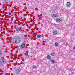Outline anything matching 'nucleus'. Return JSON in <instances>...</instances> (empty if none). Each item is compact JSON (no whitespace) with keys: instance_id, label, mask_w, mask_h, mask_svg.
Here are the masks:
<instances>
[{"instance_id":"f257e3e1","label":"nucleus","mask_w":75,"mask_h":75,"mask_svg":"<svg viewBox=\"0 0 75 75\" xmlns=\"http://www.w3.org/2000/svg\"><path fill=\"white\" fill-rule=\"evenodd\" d=\"M20 41V38L19 37H15L13 39V42L15 43V44L19 43Z\"/></svg>"},{"instance_id":"f03ea898","label":"nucleus","mask_w":75,"mask_h":75,"mask_svg":"<svg viewBox=\"0 0 75 75\" xmlns=\"http://www.w3.org/2000/svg\"><path fill=\"white\" fill-rule=\"evenodd\" d=\"M21 69L20 67L17 68L15 70V73L16 75H20Z\"/></svg>"},{"instance_id":"7ed1b4c3","label":"nucleus","mask_w":75,"mask_h":75,"mask_svg":"<svg viewBox=\"0 0 75 75\" xmlns=\"http://www.w3.org/2000/svg\"><path fill=\"white\" fill-rule=\"evenodd\" d=\"M23 28L22 27H19L18 28H16V31H17V32H19V31H21V30Z\"/></svg>"},{"instance_id":"20e7f679","label":"nucleus","mask_w":75,"mask_h":75,"mask_svg":"<svg viewBox=\"0 0 75 75\" xmlns=\"http://www.w3.org/2000/svg\"><path fill=\"white\" fill-rule=\"evenodd\" d=\"M56 21L57 23H61L62 22V19L61 18H58L56 19Z\"/></svg>"},{"instance_id":"39448f33","label":"nucleus","mask_w":75,"mask_h":75,"mask_svg":"<svg viewBox=\"0 0 75 75\" xmlns=\"http://www.w3.org/2000/svg\"><path fill=\"white\" fill-rule=\"evenodd\" d=\"M52 33L53 35H57V31L56 30H53Z\"/></svg>"},{"instance_id":"423d86ee","label":"nucleus","mask_w":75,"mask_h":75,"mask_svg":"<svg viewBox=\"0 0 75 75\" xmlns=\"http://www.w3.org/2000/svg\"><path fill=\"white\" fill-rule=\"evenodd\" d=\"M67 7H71V3H70V2H67Z\"/></svg>"},{"instance_id":"0eeeda50","label":"nucleus","mask_w":75,"mask_h":75,"mask_svg":"<svg viewBox=\"0 0 75 75\" xmlns=\"http://www.w3.org/2000/svg\"><path fill=\"white\" fill-rule=\"evenodd\" d=\"M28 51H26V53L25 54V55L26 57H28L29 58H30V56L28 55Z\"/></svg>"},{"instance_id":"6e6552de","label":"nucleus","mask_w":75,"mask_h":75,"mask_svg":"<svg viewBox=\"0 0 75 75\" xmlns=\"http://www.w3.org/2000/svg\"><path fill=\"white\" fill-rule=\"evenodd\" d=\"M57 16V14H54L52 15V18H54V17H56Z\"/></svg>"},{"instance_id":"1a4fd4ad","label":"nucleus","mask_w":75,"mask_h":75,"mask_svg":"<svg viewBox=\"0 0 75 75\" xmlns=\"http://www.w3.org/2000/svg\"><path fill=\"white\" fill-rule=\"evenodd\" d=\"M1 60L2 62H3V63H4V61L5 60L4 59V57H1Z\"/></svg>"},{"instance_id":"9d476101","label":"nucleus","mask_w":75,"mask_h":75,"mask_svg":"<svg viewBox=\"0 0 75 75\" xmlns=\"http://www.w3.org/2000/svg\"><path fill=\"white\" fill-rule=\"evenodd\" d=\"M47 58L49 60H51V57L50 55H48L47 56Z\"/></svg>"},{"instance_id":"9b49d317","label":"nucleus","mask_w":75,"mask_h":75,"mask_svg":"<svg viewBox=\"0 0 75 75\" xmlns=\"http://www.w3.org/2000/svg\"><path fill=\"white\" fill-rule=\"evenodd\" d=\"M25 44H23L21 45V47L22 48H25Z\"/></svg>"},{"instance_id":"f8f14e48","label":"nucleus","mask_w":75,"mask_h":75,"mask_svg":"<svg viewBox=\"0 0 75 75\" xmlns=\"http://www.w3.org/2000/svg\"><path fill=\"white\" fill-rule=\"evenodd\" d=\"M51 55H52V57H55L56 56V54L55 53H52L51 54Z\"/></svg>"},{"instance_id":"ddd939ff","label":"nucleus","mask_w":75,"mask_h":75,"mask_svg":"<svg viewBox=\"0 0 75 75\" xmlns=\"http://www.w3.org/2000/svg\"><path fill=\"white\" fill-rule=\"evenodd\" d=\"M37 37L38 38H41V35L40 34H39L38 35H37Z\"/></svg>"},{"instance_id":"4468645a","label":"nucleus","mask_w":75,"mask_h":75,"mask_svg":"<svg viewBox=\"0 0 75 75\" xmlns=\"http://www.w3.org/2000/svg\"><path fill=\"white\" fill-rule=\"evenodd\" d=\"M51 62H52V64H54L55 63V61L54 59H52Z\"/></svg>"},{"instance_id":"2eb2a0df","label":"nucleus","mask_w":75,"mask_h":75,"mask_svg":"<svg viewBox=\"0 0 75 75\" xmlns=\"http://www.w3.org/2000/svg\"><path fill=\"white\" fill-rule=\"evenodd\" d=\"M54 45L56 47L58 46V43L57 42H55L54 43Z\"/></svg>"},{"instance_id":"dca6fc26","label":"nucleus","mask_w":75,"mask_h":75,"mask_svg":"<svg viewBox=\"0 0 75 75\" xmlns=\"http://www.w3.org/2000/svg\"><path fill=\"white\" fill-rule=\"evenodd\" d=\"M31 67H33V69H37V67L36 66L34 65L33 66H32Z\"/></svg>"},{"instance_id":"f3484780","label":"nucleus","mask_w":75,"mask_h":75,"mask_svg":"<svg viewBox=\"0 0 75 75\" xmlns=\"http://www.w3.org/2000/svg\"><path fill=\"white\" fill-rule=\"evenodd\" d=\"M3 66V63H2V62L0 61V66L1 67V66Z\"/></svg>"},{"instance_id":"a211bd4d","label":"nucleus","mask_w":75,"mask_h":75,"mask_svg":"<svg viewBox=\"0 0 75 75\" xmlns=\"http://www.w3.org/2000/svg\"><path fill=\"white\" fill-rule=\"evenodd\" d=\"M7 3H8V2H7L6 1H5V3H3V4L5 5H7Z\"/></svg>"},{"instance_id":"6ab92c4d","label":"nucleus","mask_w":75,"mask_h":75,"mask_svg":"<svg viewBox=\"0 0 75 75\" xmlns=\"http://www.w3.org/2000/svg\"><path fill=\"white\" fill-rule=\"evenodd\" d=\"M23 39H24V40H27V37H25Z\"/></svg>"},{"instance_id":"aec40b11","label":"nucleus","mask_w":75,"mask_h":75,"mask_svg":"<svg viewBox=\"0 0 75 75\" xmlns=\"http://www.w3.org/2000/svg\"><path fill=\"white\" fill-rule=\"evenodd\" d=\"M2 54H3V52L2 51L0 50V55H2Z\"/></svg>"},{"instance_id":"412c9836","label":"nucleus","mask_w":75,"mask_h":75,"mask_svg":"<svg viewBox=\"0 0 75 75\" xmlns=\"http://www.w3.org/2000/svg\"><path fill=\"white\" fill-rule=\"evenodd\" d=\"M53 19H54V20H56V19H55V18H54Z\"/></svg>"},{"instance_id":"4be33fe9","label":"nucleus","mask_w":75,"mask_h":75,"mask_svg":"<svg viewBox=\"0 0 75 75\" xmlns=\"http://www.w3.org/2000/svg\"><path fill=\"white\" fill-rule=\"evenodd\" d=\"M73 49H75V46H74V47H73Z\"/></svg>"},{"instance_id":"5701e85b","label":"nucleus","mask_w":75,"mask_h":75,"mask_svg":"<svg viewBox=\"0 0 75 75\" xmlns=\"http://www.w3.org/2000/svg\"><path fill=\"white\" fill-rule=\"evenodd\" d=\"M17 24H18V25H20V24H18V23H17Z\"/></svg>"},{"instance_id":"b1692460","label":"nucleus","mask_w":75,"mask_h":75,"mask_svg":"<svg viewBox=\"0 0 75 75\" xmlns=\"http://www.w3.org/2000/svg\"><path fill=\"white\" fill-rule=\"evenodd\" d=\"M66 45H68V44L67 43H66Z\"/></svg>"},{"instance_id":"393cba45","label":"nucleus","mask_w":75,"mask_h":75,"mask_svg":"<svg viewBox=\"0 0 75 75\" xmlns=\"http://www.w3.org/2000/svg\"><path fill=\"white\" fill-rule=\"evenodd\" d=\"M21 32V33H22L21 32V31H20Z\"/></svg>"},{"instance_id":"a878e982","label":"nucleus","mask_w":75,"mask_h":75,"mask_svg":"<svg viewBox=\"0 0 75 75\" xmlns=\"http://www.w3.org/2000/svg\"><path fill=\"white\" fill-rule=\"evenodd\" d=\"M56 39H57V37L56 38Z\"/></svg>"}]
</instances>
